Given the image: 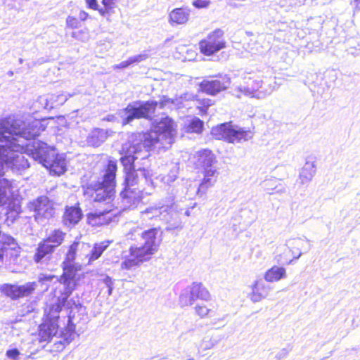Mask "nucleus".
Instances as JSON below:
<instances>
[{"mask_svg": "<svg viewBox=\"0 0 360 360\" xmlns=\"http://www.w3.org/2000/svg\"><path fill=\"white\" fill-rule=\"evenodd\" d=\"M232 127L230 122L222 123L214 127L212 133L216 139L229 143Z\"/></svg>", "mask_w": 360, "mask_h": 360, "instance_id": "24", "label": "nucleus"}, {"mask_svg": "<svg viewBox=\"0 0 360 360\" xmlns=\"http://www.w3.org/2000/svg\"><path fill=\"white\" fill-rule=\"evenodd\" d=\"M84 195L88 199L97 203L99 210L89 212L86 214V223L92 227H99L108 225L117 216L115 211L117 210L114 203L115 197L110 196L109 199L106 195L95 193L92 190L83 191Z\"/></svg>", "mask_w": 360, "mask_h": 360, "instance_id": "2", "label": "nucleus"}, {"mask_svg": "<svg viewBox=\"0 0 360 360\" xmlns=\"http://www.w3.org/2000/svg\"><path fill=\"white\" fill-rule=\"evenodd\" d=\"M7 195V183L4 180H0V203L3 202Z\"/></svg>", "mask_w": 360, "mask_h": 360, "instance_id": "42", "label": "nucleus"}, {"mask_svg": "<svg viewBox=\"0 0 360 360\" xmlns=\"http://www.w3.org/2000/svg\"><path fill=\"white\" fill-rule=\"evenodd\" d=\"M204 122L200 118L193 117L184 126V131L188 134H201L203 131Z\"/></svg>", "mask_w": 360, "mask_h": 360, "instance_id": "31", "label": "nucleus"}, {"mask_svg": "<svg viewBox=\"0 0 360 360\" xmlns=\"http://www.w3.org/2000/svg\"><path fill=\"white\" fill-rule=\"evenodd\" d=\"M190 9L179 7L172 9L168 15V21L172 26L186 24L190 20Z\"/></svg>", "mask_w": 360, "mask_h": 360, "instance_id": "20", "label": "nucleus"}, {"mask_svg": "<svg viewBox=\"0 0 360 360\" xmlns=\"http://www.w3.org/2000/svg\"><path fill=\"white\" fill-rule=\"evenodd\" d=\"M224 32L221 29H216L199 41L200 53L205 56H211L224 49L226 46L224 38Z\"/></svg>", "mask_w": 360, "mask_h": 360, "instance_id": "9", "label": "nucleus"}, {"mask_svg": "<svg viewBox=\"0 0 360 360\" xmlns=\"http://www.w3.org/2000/svg\"><path fill=\"white\" fill-rule=\"evenodd\" d=\"M195 167L196 169L211 168L216 162V156L213 151L209 148H202L198 150L195 155Z\"/></svg>", "mask_w": 360, "mask_h": 360, "instance_id": "17", "label": "nucleus"}, {"mask_svg": "<svg viewBox=\"0 0 360 360\" xmlns=\"http://www.w3.org/2000/svg\"><path fill=\"white\" fill-rule=\"evenodd\" d=\"M103 8L98 10V13L105 16L113 13L114 8L116 6V1L115 0H102Z\"/></svg>", "mask_w": 360, "mask_h": 360, "instance_id": "37", "label": "nucleus"}, {"mask_svg": "<svg viewBox=\"0 0 360 360\" xmlns=\"http://www.w3.org/2000/svg\"><path fill=\"white\" fill-rule=\"evenodd\" d=\"M283 254L286 259V264H289L300 257L301 252L299 249H297L296 251L294 252L291 248L288 247Z\"/></svg>", "mask_w": 360, "mask_h": 360, "instance_id": "39", "label": "nucleus"}, {"mask_svg": "<svg viewBox=\"0 0 360 360\" xmlns=\"http://www.w3.org/2000/svg\"><path fill=\"white\" fill-rule=\"evenodd\" d=\"M315 173V169L311 164H306L300 173V178L302 183H304L310 180Z\"/></svg>", "mask_w": 360, "mask_h": 360, "instance_id": "35", "label": "nucleus"}, {"mask_svg": "<svg viewBox=\"0 0 360 360\" xmlns=\"http://www.w3.org/2000/svg\"><path fill=\"white\" fill-rule=\"evenodd\" d=\"M176 123L168 116L160 120L158 124V136L162 140L165 139L166 143H161L160 148H167L172 146L176 134Z\"/></svg>", "mask_w": 360, "mask_h": 360, "instance_id": "13", "label": "nucleus"}, {"mask_svg": "<svg viewBox=\"0 0 360 360\" xmlns=\"http://www.w3.org/2000/svg\"><path fill=\"white\" fill-rule=\"evenodd\" d=\"M53 276H49V277L46 278V280L50 281V280H51V279H52V278H53Z\"/></svg>", "mask_w": 360, "mask_h": 360, "instance_id": "49", "label": "nucleus"}, {"mask_svg": "<svg viewBox=\"0 0 360 360\" xmlns=\"http://www.w3.org/2000/svg\"><path fill=\"white\" fill-rule=\"evenodd\" d=\"M141 194V191L136 187L124 186L120 192V196L122 200L127 203L131 204L137 200Z\"/></svg>", "mask_w": 360, "mask_h": 360, "instance_id": "30", "label": "nucleus"}, {"mask_svg": "<svg viewBox=\"0 0 360 360\" xmlns=\"http://www.w3.org/2000/svg\"><path fill=\"white\" fill-rule=\"evenodd\" d=\"M269 292V288L262 281H256L252 285V292L250 298L253 302H259L266 297Z\"/></svg>", "mask_w": 360, "mask_h": 360, "instance_id": "22", "label": "nucleus"}, {"mask_svg": "<svg viewBox=\"0 0 360 360\" xmlns=\"http://www.w3.org/2000/svg\"><path fill=\"white\" fill-rule=\"evenodd\" d=\"M354 1H355L356 4L360 3V0H354Z\"/></svg>", "mask_w": 360, "mask_h": 360, "instance_id": "50", "label": "nucleus"}, {"mask_svg": "<svg viewBox=\"0 0 360 360\" xmlns=\"http://www.w3.org/2000/svg\"><path fill=\"white\" fill-rule=\"evenodd\" d=\"M49 172L55 175H61L66 170L65 160L53 150H42L34 156Z\"/></svg>", "mask_w": 360, "mask_h": 360, "instance_id": "11", "label": "nucleus"}, {"mask_svg": "<svg viewBox=\"0 0 360 360\" xmlns=\"http://www.w3.org/2000/svg\"><path fill=\"white\" fill-rule=\"evenodd\" d=\"M36 282H28L21 285L6 283L1 286V290L6 297L16 300L32 295L36 290Z\"/></svg>", "mask_w": 360, "mask_h": 360, "instance_id": "14", "label": "nucleus"}, {"mask_svg": "<svg viewBox=\"0 0 360 360\" xmlns=\"http://www.w3.org/2000/svg\"><path fill=\"white\" fill-rule=\"evenodd\" d=\"M210 4V0H194L192 3L193 6L198 9L207 8Z\"/></svg>", "mask_w": 360, "mask_h": 360, "instance_id": "43", "label": "nucleus"}, {"mask_svg": "<svg viewBox=\"0 0 360 360\" xmlns=\"http://www.w3.org/2000/svg\"><path fill=\"white\" fill-rule=\"evenodd\" d=\"M195 311L201 319L209 318L215 314V311L213 309L205 304L196 305Z\"/></svg>", "mask_w": 360, "mask_h": 360, "instance_id": "34", "label": "nucleus"}, {"mask_svg": "<svg viewBox=\"0 0 360 360\" xmlns=\"http://www.w3.org/2000/svg\"><path fill=\"white\" fill-rule=\"evenodd\" d=\"M230 79L224 75L218 74L203 79L198 84V92L214 96L226 91L230 84Z\"/></svg>", "mask_w": 360, "mask_h": 360, "instance_id": "8", "label": "nucleus"}, {"mask_svg": "<svg viewBox=\"0 0 360 360\" xmlns=\"http://www.w3.org/2000/svg\"><path fill=\"white\" fill-rule=\"evenodd\" d=\"M20 355V352L17 349H8L6 352V356L12 359H16Z\"/></svg>", "mask_w": 360, "mask_h": 360, "instance_id": "44", "label": "nucleus"}, {"mask_svg": "<svg viewBox=\"0 0 360 360\" xmlns=\"http://www.w3.org/2000/svg\"><path fill=\"white\" fill-rule=\"evenodd\" d=\"M140 138L137 139L138 141L136 143H131V147H132V153L136 154L137 153L141 152L143 149L146 151L151 150L158 143L160 144L162 139L158 136H153L152 134L149 131L143 132L140 134Z\"/></svg>", "mask_w": 360, "mask_h": 360, "instance_id": "15", "label": "nucleus"}, {"mask_svg": "<svg viewBox=\"0 0 360 360\" xmlns=\"http://www.w3.org/2000/svg\"><path fill=\"white\" fill-rule=\"evenodd\" d=\"M139 184V175L136 169L127 171L124 181V186L135 187Z\"/></svg>", "mask_w": 360, "mask_h": 360, "instance_id": "33", "label": "nucleus"}, {"mask_svg": "<svg viewBox=\"0 0 360 360\" xmlns=\"http://www.w3.org/2000/svg\"><path fill=\"white\" fill-rule=\"evenodd\" d=\"M68 327H70V330H74V329H75V325L72 323V318L70 316H69Z\"/></svg>", "mask_w": 360, "mask_h": 360, "instance_id": "46", "label": "nucleus"}, {"mask_svg": "<svg viewBox=\"0 0 360 360\" xmlns=\"http://www.w3.org/2000/svg\"><path fill=\"white\" fill-rule=\"evenodd\" d=\"M72 37H77V32H72Z\"/></svg>", "mask_w": 360, "mask_h": 360, "instance_id": "48", "label": "nucleus"}, {"mask_svg": "<svg viewBox=\"0 0 360 360\" xmlns=\"http://www.w3.org/2000/svg\"><path fill=\"white\" fill-rule=\"evenodd\" d=\"M83 217L82 210L79 203L72 206H66L62 217L64 226L72 227L77 224Z\"/></svg>", "mask_w": 360, "mask_h": 360, "instance_id": "16", "label": "nucleus"}, {"mask_svg": "<svg viewBox=\"0 0 360 360\" xmlns=\"http://www.w3.org/2000/svg\"><path fill=\"white\" fill-rule=\"evenodd\" d=\"M232 127L230 122L222 123L214 127L212 133L216 139L229 143Z\"/></svg>", "mask_w": 360, "mask_h": 360, "instance_id": "23", "label": "nucleus"}, {"mask_svg": "<svg viewBox=\"0 0 360 360\" xmlns=\"http://www.w3.org/2000/svg\"><path fill=\"white\" fill-rule=\"evenodd\" d=\"M142 263L136 258V257H126L121 264L120 269L122 270L129 271L139 266Z\"/></svg>", "mask_w": 360, "mask_h": 360, "instance_id": "36", "label": "nucleus"}, {"mask_svg": "<svg viewBox=\"0 0 360 360\" xmlns=\"http://www.w3.org/2000/svg\"><path fill=\"white\" fill-rule=\"evenodd\" d=\"M286 277V271L283 267L273 266L268 269L264 276L267 282L274 283Z\"/></svg>", "mask_w": 360, "mask_h": 360, "instance_id": "26", "label": "nucleus"}, {"mask_svg": "<svg viewBox=\"0 0 360 360\" xmlns=\"http://www.w3.org/2000/svg\"><path fill=\"white\" fill-rule=\"evenodd\" d=\"M112 241L104 240L100 243H94L92 250L87 255L88 264H90L95 260L98 259L108 248Z\"/></svg>", "mask_w": 360, "mask_h": 360, "instance_id": "25", "label": "nucleus"}, {"mask_svg": "<svg viewBox=\"0 0 360 360\" xmlns=\"http://www.w3.org/2000/svg\"><path fill=\"white\" fill-rule=\"evenodd\" d=\"M263 81L259 77H250L247 81V86L252 91L258 90L262 86Z\"/></svg>", "mask_w": 360, "mask_h": 360, "instance_id": "40", "label": "nucleus"}, {"mask_svg": "<svg viewBox=\"0 0 360 360\" xmlns=\"http://www.w3.org/2000/svg\"><path fill=\"white\" fill-rule=\"evenodd\" d=\"M202 179L198 188L197 193H205L209 188L213 186L217 181L219 172L215 168L202 169Z\"/></svg>", "mask_w": 360, "mask_h": 360, "instance_id": "19", "label": "nucleus"}, {"mask_svg": "<svg viewBox=\"0 0 360 360\" xmlns=\"http://www.w3.org/2000/svg\"><path fill=\"white\" fill-rule=\"evenodd\" d=\"M252 132L250 130L239 128L238 129L232 127L230 143H240L247 141L252 137Z\"/></svg>", "mask_w": 360, "mask_h": 360, "instance_id": "28", "label": "nucleus"}, {"mask_svg": "<svg viewBox=\"0 0 360 360\" xmlns=\"http://www.w3.org/2000/svg\"><path fill=\"white\" fill-rule=\"evenodd\" d=\"M21 248L11 237H6L0 248L6 260L15 259L20 254Z\"/></svg>", "mask_w": 360, "mask_h": 360, "instance_id": "18", "label": "nucleus"}, {"mask_svg": "<svg viewBox=\"0 0 360 360\" xmlns=\"http://www.w3.org/2000/svg\"><path fill=\"white\" fill-rule=\"evenodd\" d=\"M65 237L66 233L62 229L52 230L37 244L33 255L34 262L36 264H42L51 261L56 249L64 243Z\"/></svg>", "mask_w": 360, "mask_h": 360, "instance_id": "3", "label": "nucleus"}, {"mask_svg": "<svg viewBox=\"0 0 360 360\" xmlns=\"http://www.w3.org/2000/svg\"><path fill=\"white\" fill-rule=\"evenodd\" d=\"M89 18V15L84 11H81L79 17L68 15L65 20L66 27L70 30L78 29L82 27V22Z\"/></svg>", "mask_w": 360, "mask_h": 360, "instance_id": "29", "label": "nucleus"}, {"mask_svg": "<svg viewBox=\"0 0 360 360\" xmlns=\"http://www.w3.org/2000/svg\"><path fill=\"white\" fill-rule=\"evenodd\" d=\"M157 106L158 102L152 101L141 103L137 107L131 104H128L127 106L124 108V112L127 115L122 120V124H128L135 119L144 118L151 120V115L155 113Z\"/></svg>", "mask_w": 360, "mask_h": 360, "instance_id": "10", "label": "nucleus"}, {"mask_svg": "<svg viewBox=\"0 0 360 360\" xmlns=\"http://www.w3.org/2000/svg\"><path fill=\"white\" fill-rule=\"evenodd\" d=\"M64 306V304L57 301L49 307L38 327L37 335L39 342H49L57 334L59 329V314Z\"/></svg>", "mask_w": 360, "mask_h": 360, "instance_id": "6", "label": "nucleus"}, {"mask_svg": "<svg viewBox=\"0 0 360 360\" xmlns=\"http://www.w3.org/2000/svg\"><path fill=\"white\" fill-rule=\"evenodd\" d=\"M105 140L104 133L101 129H94L87 137L88 143L94 147L99 146Z\"/></svg>", "mask_w": 360, "mask_h": 360, "instance_id": "32", "label": "nucleus"}, {"mask_svg": "<svg viewBox=\"0 0 360 360\" xmlns=\"http://www.w3.org/2000/svg\"><path fill=\"white\" fill-rule=\"evenodd\" d=\"M86 4L89 8L95 11L99 10L97 0H86Z\"/></svg>", "mask_w": 360, "mask_h": 360, "instance_id": "45", "label": "nucleus"}, {"mask_svg": "<svg viewBox=\"0 0 360 360\" xmlns=\"http://www.w3.org/2000/svg\"><path fill=\"white\" fill-rule=\"evenodd\" d=\"M44 120L34 119L22 129L14 127L12 130L7 129L0 131V141H9L11 135H16L27 140L34 139L46 129Z\"/></svg>", "mask_w": 360, "mask_h": 360, "instance_id": "7", "label": "nucleus"}, {"mask_svg": "<svg viewBox=\"0 0 360 360\" xmlns=\"http://www.w3.org/2000/svg\"><path fill=\"white\" fill-rule=\"evenodd\" d=\"M80 243L72 241L67 246L64 259L61 263L62 274L58 278L60 283L65 285V290L61 292L58 302L66 304L69 297L79 285L81 276L79 271H82V266L76 262L77 252Z\"/></svg>", "mask_w": 360, "mask_h": 360, "instance_id": "1", "label": "nucleus"}, {"mask_svg": "<svg viewBox=\"0 0 360 360\" xmlns=\"http://www.w3.org/2000/svg\"><path fill=\"white\" fill-rule=\"evenodd\" d=\"M144 57L141 55L136 56L135 57L129 58L127 60L123 61L114 66V69H124L134 63H139L143 60Z\"/></svg>", "mask_w": 360, "mask_h": 360, "instance_id": "41", "label": "nucleus"}, {"mask_svg": "<svg viewBox=\"0 0 360 360\" xmlns=\"http://www.w3.org/2000/svg\"><path fill=\"white\" fill-rule=\"evenodd\" d=\"M106 279H107V280H108L109 281H110V277H108H108L106 278Z\"/></svg>", "mask_w": 360, "mask_h": 360, "instance_id": "51", "label": "nucleus"}, {"mask_svg": "<svg viewBox=\"0 0 360 360\" xmlns=\"http://www.w3.org/2000/svg\"><path fill=\"white\" fill-rule=\"evenodd\" d=\"M191 300H208L210 297L208 290L202 285V283H193L190 291Z\"/></svg>", "mask_w": 360, "mask_h": 360, "instance_id": "27", "label": "nucleus"}, {"mask_svg": "<svg viewBox=\"0 0 360 360\" xmlns=\"http://www.w3.org/2000/svg\"><path fill=\"white\" fill-rule=\"evenodd\" d=\"M214 342H212V343L210 344V345H209V346H208V345H205L204 346V348H205V349H210V348L214 346Z\"/></svg>", "mask_w": 360, "mask_h": 360, "instance_id": "47", "label": "nucleus"}, {"mask_svg": "<svg viewBox=\"0 0 360 360\" xmlns=\"http://www.w3.org/2000/svg\"><path fill=\"white\" fill-rule=\"evenodd\" d=\"M131 150H132V147H131V143H129V145L123 146L119 152L122 155L120 160L124 167V172L135 169L134 162L137 158L134 155L129 154Z\"/></svg>", "mask_w": 360, "mask_h": 360, "instance_id": "21", "label": "nucleus"}, {"mask_svg": "<svg viewBox=\"0 0 360 360\" xmlns=\"http://www.w3.org/2000/svg\"><path fill=\"white\" fill-rule=\"evenodd\" d=\"M30 208L34 212V217L37 222L49 220L55 216L53 203L46 197L34 200L30 204Z\"/></svg>", "mask_w": 360, "mask_h": 360, "instance_id": "12", "label": "nucleus"}, {"mask_svg": "<svg viewBox=\"0 0 360 360\" xmlns=\"http://www.w3.org/2000/svg\"><path fill=\"white\" fill-rule=\"evenodd\" d=\"M117 171V164L115 160L109 159L105 167L104 174L102 181L86 184L82 186L83 191L92 190L95 193L106 195L109 199L110 196H116V174Z\"/></svg>", "mask_w": 360, "mask_h": 360, "instance_id": "5", "label": "nucleus"}, {"mask_svg": "<svg viewBox=\"0 0 360 360\" xmlns=\"http://www.w3.org/2000/svg\"><path fill=\"white\" fill-rule=\"evenodd\" d=\"M158 231L157 228H152L143 231L141 238L143 243L129 247L130 257H136L142 264L149 261L159 250L161 240L158 237Z\"/></svg>", "mask_w": 360, "mask_h": 360, "instance_id": "4", "label": "nucleus"}, {"mask_svg": "<svg viewBox=\"0 0 360 360\" xmlns=\"http://www.w3.org/2000/svg\"><path fill=\"white\" fill-rule=\"evenodd\" d=\"M115 1H116L117 0H115Z\"/></svg>", "mask_w": 360, "mask_h": 360, "instance_id": "52", "label": "nucleus"}, {"mask_svg": "<svg viewBox=\"0 0 360 360\" xmlns=\"http://www.w3.org/2000/svg\"><path fill=\"white\" fill-rule=\"evenodd\" d=\"M198 102V109L201 115H206L210 106L214 104V102L208 98H196Z\"/></svg>", "mask_w": 360, "mask_h": 360, "instance_id": "38", "label": "nucleus"}]
</instances>
